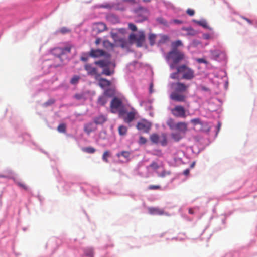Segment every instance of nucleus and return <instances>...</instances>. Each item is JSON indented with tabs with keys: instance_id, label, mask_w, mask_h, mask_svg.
Segmentation results:
<instances>
[{
	"instance_id": "1",
	"label": "nucleus",
	"mask_w": 257,
	"mask_h": 257,
	"mask_svg": "<svg viewBox=\"0 0 257 257\" xmlns=\"http://www.w3.org/2000/svg\"><path fill=\"white\" fill-rule=\"evenodd\" d=\"M184 58L185 55L183 52L175 50H171L166 56V59L167 60L172 61V63L169 65L171 69H174L176 65Z\"/></svg>"
},
{
	"instance_id": "2",
	"label": "nucleus",
	"mask_w": 257,
	"mask_h": 257,
	"mask_svg": "<svg viewBox=\"0 0 257 257\" xmlns=\"http://www.w3.org/2000/svg\"><path fill=\"white\" fill-rule=\"evenodd\" d=\"M176 69L178 70V72L182 74L181 78L183 79L190 80L195 77L194 71L186 65H179Z\"/></svg>"
},
{
	"instance_id": "3",
	"label": "nucleus",
	"mask_w": 257,
	"mask_h": 257,
	"mask_svg": "<svg viewBox=\"0 0 257 257\" xmlns=\"http://www.w3.org/2000/svg\"><path fill=\"white\" fill-rule=\"evenodd\" d=\"M145 40V37L143 32H140L138 36L132 33L129 36V41L131 44H133L135 41L137 47H140L142 46Z\"/></svg>"
},
{
	"instance_id": "4",
	"label": "nucleus",
	"mask_w": 257,
	"mask_h": 257,
	"mask_svg": "<svg viewBox=\"0 0 257 257\" xmlns=\"http://www.w3.org/2000/svg\"><path fill=\"white\" fill-rule=\"evenodd\" d=\"M137 114V111L134 108H132L130 112L127 113H125L124 111H119V115L122 117L124 122L126 123L132 122L135 119Z\"/></svg>"
},
{
	"instance_id": "5",
	"label": "nucleus",
	"mask_w": 257,
	"mask_h": 257,
	"mask_svg": "<svg viewBox=\"0 0 257 257\" xmlns=\"http://www.w3.org/2000/svg\"><path fill=\"white\" fill-rule=\"evenodd\" d=\"M150 140L153 143L157 144L160 143L161 145L164 146L167 144L166 135L162 134L160 136L156 134H153L150 137Z\"/></svg>"
},
{
	"instance_id": "6",
	"label": "nucleus",
	"mask_w": 257,
	"mask_h": 257,
	"mask_svg": "<svg viewBox=\"0 0 257 257\" xmlns=\"http://www.w3.org/2000/svg\"><path fill=\"white\" fill-rule=\"evenodd\" d=\"M151 126V123L145 119H142L140 121L138 122L136 125V128L139 131L144 133H148L150 130Z\"/></svg>"
},
{
	"instance_id": "7",
	"label": "nucleus",
	"mask_w": 257,
	"mask_h": 257,
	"mask_svg": "<svg viewBox=\"0 0 257 257\" xmlns=\"http://www.w3.org/2000/svg\"><path fill=\"white\" fill-rule=\"evenodd\" d=\"M171 113L176 117L185 118L186 117L185 108L181 105H176L171 110Z\"/></svg>"
},
{
	"instance_id": "8",
	"label": "nucleus",
	"mask_w": 257,
	"mask_h": 257,
	"mask_svg": "<svg viewBox=\"0 0 257 257\" xmlns=\"http://www.w3.org/2000/svg\"><path fill=\"white\" fill-rule=\"evenodd\" d=\"M122 106V101L121 99L115 97L113 98L110 103V109L112 113H115L116 111Z\"/></svg>"
},
{
	"instance_id": "9",
	"label": "nucleus",
	"mask_w": 257,
	"mask_h": 257,
	"mask_svg": "<svg viewBox=\"0 0 257 257\" xmlns=\"http://www.w3.org/2000/svg\"><path fill=\"white\" fill-rule=\"evenodd\" d=\"M84 69L87 71L88 75L94 76L95 79H97L101 76V74L97 72V69L90 64H85Z\"/></svg>"
},
{
	"instance_id": "10",
	"label": "nucleus",
	"mask_w": 257,
	"mask_h": 257,
	"mask_svg": "<svg viewBox=\"0 0 257 257\" xmlns=\"http://www.w3.org/2000/svg\"><path fill=\"white\" fill-rule=\"evenodd\" d=\"M104 57L105 59L95 61V64L102 68L109 67L111 64L110 55L108 53Z\"/></svg>"
},
{
	"instance_id": "11",
	"label": "nucleus",
	"mask_w": 257,
	"mask_h": 257,
	"mask_svg": "<svg viewBox=\"0 0 257 257\" xmlns=\"http://www.w3.org/2000/svg\"><path fill=\"white\" fill-rule=\"evenodd\" d=\"M171 87L174 89V92H176L177 93L185 92L188 88L187 85L179 82L172 83Z\"/></svg>"
},
{
	"instance_id": "12",
	"label": "nucleus",
	"mask_w": 257,
	"mask_h": 257,
	"mask_svg": "<svg viewBox=\"0 0 257 257\" xmlns=\"http://www.w3.org/2000/svg\"><path fill=\"white\" fill-rule=\"evenodd\" d=\"M170 98L171 100L176 102H185L186 100V96L184 95L176 92H172Z\"/></svg>"
},
{
	"instance_id": "13",
	"label": "nucleus",
	"mask_w": 257,
	"mask_h": 257,
	"mask_svg": "<svg viewBox=\"0 0 257 257\" xmlns=\"http://www.w3.org/2000/svg\"><path fill=\"white\" fill-rule=\"evenodd\" d=\"M106 30V25L102 22L95 23L93 24V31L96 34L100 33Z\"/></svg>"
},
{
	"instance_id": "14",
	"label": "nucleus",
	"mask_w": 257,
	"mask_h": 257,
	"mask_svg": "<svg viewBox=\"0 0 257 257\" xmlns=\"http://www.w3.org/2000/svg\"><path fill=\"white\" fill-rule=\"evenodd\" d=\"M109 89L105 90L104 92L103 95L99 97L97 100V103L99 105L101 106H104L107 102V97L111 96V95L109 94Z\"/></svg>"
},
{
	"instance_id": "15",
	"label": "nucleus",
	"mask_w": 257,
	"mask_h": 257,
	"mask_svg": "<svg viewBox=\"0 0 257 257\" xmlns=\"http://www.w3.org/2000/svg\"><path fill=\"white\" fill-rule=\"evenodd\" d=\"M108 54L102 50L91 49L89 52V56L93 58H98L106 56Z\"/></svg>"
},
{
	"instance_id": "16",
	"label": "nucleus",
	"mask_w": 257,
	"mask_h": 257,
	"mask_svg": "<svg viewBox=\"0 0 257 257\" xmlns=\"http://www.w3.org/2000/svg\"><path fill=\"white\" fill-rule=\"evenodd\" d=\"M175 130L185 134L187 131V123L185 122H179L176 123Z\"/></svg>"
},
{
	"instance_id": "17",
	"label": "nucleus",
	"mask_w": 257,
	"mask_h": 257,
	"mask_svg": "<svg viewBox=\"0 0 257 257\" xmlns=\"http://www.w3.org/2000/svg\"><path fill=\"white\" fill-rule=\"evenodd\" d=\"M72 48V45H68L64 48H57L55 50L59 53V57H60L61 55L70 53Z\"/></svg>"
},
{
	"instance_id": "18",
	"label": "nucleus",
	"mask_w": 257,
	"mask_h": 257,
	"mask_svg": "<svg viewBox=\"0 0 257 257\" xmlns=\"http://www.w3.org/2000/svg\"><path fill=\"white\" fill-rule=\"evenodd\" d=\"M95 79L98 81L99 86L102 88L108 87L111 85L110 81L105 78H102L100 77Z\"/></svg>"
},
{
	"instance_id": "19",
	"label": "nucleus",
	"mask_w": 257,
	"mask_h": 257,
	"mask_svg": "<svg viewBox=\"0 0 257 257\" xmlns=\"http://www.w3.org/2000/svg\"><path fill=\"white\" fill-rule=\"evenodd\" d=\"M107 116L101 114L95 117L94 118L93 121L96 124L101 125L105 123L107 121Z\"/></svg>"
},
{
	"instance_id": "20",
	"label": "nucleus",
	"mask_w": 257,
	"mask_h": 257,
	"mask_svg": "<svg viewBox=\"0 0 257 257\" xmlns=\"http://www.w3.org/2000/svg\"><path fill=\"white\" fill-rule=\"evenodd\" d=\"M148 211L151 215H162L165 214L164 210L159 208L149 207L148 208Z\"/></svg>"
},
{
	"instance_id": "21",
	"label": "nucleus",
	"mask_w": 257,
	"mask_h": 257,
	"mask_svg": "<svg viewBox=\"0 0 257 257\" xmlns=\"http://www.w3.org/2000/svg\"><path fill=\"white\" fill-rule=\"evenodd\" d=\"M116 44L122 48H127L128 47V43L127 41L123 38L118 39Z\"/></svg>"
},
{
	"instance_id": "22",
	"label": "nucleus",
	"mask_w": 257,
	"mask_h": 257,
	"mask_svg": "<svg viewBox=\"0 0 257 257\" xmlns=\"http://www.w3.org/2000/svg\"><path fill=\"white\" fill-rule=\"evenodd\" d=\"M183 30L187 32L186 35L187 36H193L197 34V31H195L193 28H192L191 27L183 28Z\"/></svg>"
},
{
	"instance_id": "23",
	"label": "nucleus",
	"mask_w": 257,
	"mask_h": 257,
	"mask_svg": "<svg viewBox=\"0 0 257 257\" xmlns=\"http://www.w3.org/2000/svg\"><path fill=\"white\" fill-rule=\"evenodd\" d=\"M182 46L183 43L180 40L172 42L171 43L172 50H179L177 49V47Z\"/></svg>"
},
{
	"instance_id": "24",
	"label": "nucleus",
	"mask_w": 257,
	"mask_h": 257,
	"mask_svg": "<svg viewBox=\"0 0 257 257\" xmlns=\"http://www.w3.org/2000/svg\"><path fill=\"white\" fill-rule=\"evenodd\" d=\"M182 133L180 132L173 133L171 134L172 138L176 141H179L183 138Z\"/></svg>"
},
{
	"instance_id": "25",
	"label": "nucleus",
	"mask_w": 257,
	"mask_h": 257,
	"mask_svg": "<svg viewBox=\"0 0 257 257\" xmlns=\"http://www.w3.org/2000/svg\"><path fill=\"white\" fill-rule=\"evenodd\" d=\"M118 130V133L120 136H125L127 132V128L124 125H120Z\"/></svg>"
},
{
	"instance_id": "26",
	"label": "nucleus",
	"mask_w": 257,
	"mask_h": 257,
	"mask_svg": "<svg viewBox=\"0 0 257 257\" xmlns=\"http://www.w3.org/2000/svg\"><path fill=\"white\" fill-rule=\"evenodd\" d=\"M114 72V70H111L109 69V67H105L103 68L101 75L103 74L106 76H110L113 74Z\"/></svg>"
},
{
	"instance_id": "27",
	"label": "nucleus",
	"mask_w": 257,
	"mask_h": 257,
	"mask_svg": "<svg viewBox=\"0 0 257 257\" xmlns=\"http://www.w3.org/2000/svg\"><path fill=\"white\" fill-rule=\"evenodd\" d=\"M131 155V153L128 151H122L120 153H118L116 154V156L117 157H120V156H123L124 158L127 159L130 157Z\"/></svg>"
},
{
	"instance_id": "28",
	"label": "nucleus",
	"mask_w": 257,
	"mask_h": 257,
	"mask_svg": "<svg viewBox=\"0 0 257 257\" xmlns=\"http://www.w3.org/2000/svg\"><path fill=\"white\" fill-rule=\"evenodd\" d=\"M194 21L198 25L201 26L204 28H209L207 22L205 20H201L200 21L194 20Z\"/></svg>"
},
{
	"instance_id": "29",
	"label": "nucleus",
	"mask_w": 257,
	"mask_h": 257,
	"mask_svg": "<svg viewBox=\"0 0 257 257\" xmlns=\"http://www.w3.org/2000/svg\"><path fill=\"white\" fill-rule=\"evenodd\" d=\"M104 47L107 49H113L114 48V44L111 43L108 40H104L103 42Z\"/></svg>"
},
{
	"instance_id": "30",
	"label": "nucleus",
	"mask_w": 257,
	"mask_h": 257,
	"mask_svg": "<svg viewBox=\"0 0 257 257\" xmlns=\"http://www.w3.org/2000/svg\"><path fill=\"white\" fill-rule=\"evenodd\" d=\"M82 150L84 152L89 153V154H93L96 151L95 149L92 147H88L83 148L82 149Z\"/></svg>"
},
{
	"instance_id": "31",
	"label": "nucleus",
	"mask_w": 257,
	"mask_h": 257,
	"mask_svg": "<svg viewBox=\"0 0 257 257\" xmlns=\"http://www.w3.org/2000/svg\"><path fill=\"white\" fill-rule=\"evenodd\" d=\"M156 38V35L154 34H150L149 36V40L150 42V44L151 46H153L155 43V40Z\"/></svg>"
},
{
	"instance_id": "32",
	"label": "nucleus",
	"mask_w": 257,
	"mask_h": 257,
	"mask_svg": "<svg viewBox=\"0 0 257 257\" xmlns=\"http://www.w3.org/2000/svg\"><path fill=\"white\" fill-rule=\"evenodd\" d=\"M85 254L89 257H94L93 249L92 248H86L84 250Z\"/></svg>"
},
{
	"instance_id": "33",
	"label": "nucleus",
	"mask_w": 257,
	"mask_h": 257,
	"mask_svg": "<svg viewBox=\"0 0 257 257\" xmlns=\"http://www.w3.org/2000/svg\"><path fill=\"white\" fill-rule=\"evenodd\" d=\"M167 124L171 130H174L176 127V124L174 123V120L172 118L169 119L167 122Z\"/></svg>"
},
{
	"instance_id": "34",
	"label": "nucleus",
	"mask_w": 257,
	"mask_h": 257,
	"mask_svg": "<svg viewBox=\"0 0 257 257\" xmlns=\"http://www.w3.org/2000/svg\"><path fill=\"white\" fill-rule=\"evenodd\" d=\"M80 79V77L78 75H74L70 80V83L73 85H75L78 83L79 80Z\"/></svg>"
},
{
	"instance_id": "35",
	"label": "nucleus",
	"mask_w": 257,
	"mask_h": 257,
	"mask_svg": "<svg viewBox=\"0 0 257 257\" xmlns=\"http://www.w3.org/2000/svg\"><path fill=\"white\" fill-rule=\"evenodd\" d=\"M110 155V152L109 151H105L104 153H103V156H102V159L104 161H105V162H108V157Z\"/></svg>"
},
{
	"instance_id": "36",
	"label": "nucleus",
	"mask_w": 257,
	"mask_h": 257,
	"mask_svg": "<svg viewBox=\"0 0 257 257\" xmlns=\"http://www.w3.org/2000/svg\"><path fill=\"white\" fill-rule=\"evenodd\" d=\"M179 74H180V72H178V70H176V72L171 73L170 74V77L172 79L178 80L179 79Z\"/></svg>"
},
{
	"instance_id": "37",
	"label": "nucleus",
	"mask_w": 257,
	"mask_h": 257,
	"mask_svg": "<svg viewBox=\"0 0 257 257\" xmlns=\"http://www.w3.org/2000/svg\"><path fill=\"white\" fill-rule=\"evenodd\" d=\"M57 130L61 133H64L66 131V125L65 124H61L58 125Z\"/></svg>"
},
{
	"instance_id": "38",
	"label": "nucleus",
	"mask_w": 257,
	"mask_h": 257,
	"mask_svg": "<svg viewBox=\"0 0 257 257\" xmlns=\"http://www.w3.org/2000/svg\"><path fill=\"white\" fill-rule=\"evenodd\" d=\"M190 121L194 125L202 124L200 119L198 118L192 119Z\"/></svg>"
},
{
	"instance_id": "39",
	"label": "nucleus",
	"mask_w": 257,
	"mask_h": 257,
	"mask_svg": "<svg viewBox=\"0 0 257 257\" xmlns=\"http://www.w3.org/2000/svg\"><path fill=\"white\" fill-rule=\"evenodd\" d=\"M169 40V37L165 35H163L161 36V39L160 40V43H164L166 42L167 41Z\"/></svg>"
},
{
	"instance_id": "40",
	"label": "nucleus",
	"mask_w": 257,
	"mask_h": 257,
	"mask_svg": "<svg viewBox=\"0 0 257 257\" xmlns=\"http://www.w3.org/2000/svg\"><path fill=\"white\" fill-rule=\"evenodd\" d=\"M161 186L160 185H151L148 187L149 190H158L160 189Z\"/></svg>"
},
{
	"instance_id": "41",
	"label": "nucleus",
	"mask_w": 257,
	"mask_h": 257,
	"mask_svg": "<svg viewBox=\"0 0 257 257\" xmlns=\"http://www.w3.org/2000/svg\"><path fill=\"white\" fill-rule=\"evenodd\" d=\"M55 103V100L53 99H49L48 101L44 103L45 106H48L53 104Z\"/></svg>"
},
{
	"instance_id": "42",
	"label": "nucleus",
	"mask_w": 257,
	"mask_h": 257,
	"mask_svg": "<svg viewBox=\"0 0 257 257\" xmlns=\"http://www.w3.org/2000/svg\"><path fill=\"white\" fill-rule=\"evenodd\" d=\"M147 142V139L143 137V136H140V138H139V143L140 144H145Z\"/></svg>"
},
{
	"instance_id": "43",
	"label": "nucleus",
	"mask_w": 257,
	"mask_h": 257,
	"mask_svg": "<svg viewBox=\"0 0 257 257\" xmlns=\"http://www.w3.org/2000/svg\"><path fill=\"white\" fill-rule=\"evenodd\" d=\"M116 8L118 10H120L121 11H123L125 9V8L122 6L121 4L120 3H118L115 4Z\"/></svg>"
},
{
	"instance_id": "44",
	"label": "nucleus",
	"mask_w": 257,
	"mask_h": 257,
	"mask_svg": "<svg viewBox=\"0 0 257 257\" xmlns=\"http://www.w3.org/2000/svg\"><path fill=\"white\" fill-rule=\"evenodd\" d=\"M128 28L133 31H136L137 30V27L135 25L132 23L128 24Z\"/></svg>"
},
{
	"instance_id": "45",
	"label": "nucleus",
	"mask_w": 257,
	"mask_h": 257,
	"mask_svg": "<svg viewBox=\"0 0 257 257\" xmlns=\"http://www.w3.org/2000/svg\"><path fill=\"white\" fill-rule=\"evenodd\" d=\"M186 13L188 15H189L190 16H192L194 15L195 11H194V10H193L192 9H187Z\"/></svg>"
},
{
	"instance_id": "46",
	"label": "nucleus",
	"mask_w": 257,
	"mask_h": 257,
	"mask_svg": "<svg viewBox=\"0 0 257 257\" xmlns=\"http://www.w3.org/2000/svg\"><path fill=\"white\" fill-rule=\"evenodd\" d=\"M17 185H18L19 187H21V188H23V189H25V190H28V187H27V186H26L25 184H23V183H21V182H17Z\"/></svg>"
},
{
	"instance_id": "47",
	"label": "nucleus",
	"mask_w": 257,
	"mask_h": 257,
	"mask_svg": "<svg viewBox=\"0 0 257 257\" xmlns=\"http://www.w3.org/2000/svg\"><path fill=\"white\" fill-rule=\"evenodd\" d=\"M80 60L84 62L87 61L88 60V57L86 54H84L81 57Z\"/></svg>"
},
{
	"instance_id": "48",
	"label": "nucleus",
	"mask_w": 257,
	"mask_h": 257,
	"mask_svg": "<svg viewBox=\"0 0 257 257\" xmlns=\"http://www.w3.org/2000/svg\"><path fill=\"white\" fill-rule=\"evenodd\" d=\"M196 61L198 62L199 63H205V64H207V61L205 60L203 58H197L196 59Z\"/></svg>"
},
{
	"instance_id": "49",
	"label": "nucleus",
	"mask_w": 257,
	"mask_h": 257,
	"mask_svg": "<svg viewBox=\"0 0 257 257\" xmlns=\"http://www.w3.org/2000/svg\"><path fill=\"white\" fill-rule=\"evenodd\" d=\"M84 131L85 132H86L88 134H89L92 131V130L89 128V125H86L85 126Z\"/></svg>"
},
{
	"instance_id": "50",
	"label": "nucleus",
	"mask_w": 257,
	"mask_h": 257,
	"mask_svg": "<svg viewBox=\"0 0 257 257\" xmlns=\"http://www.w3.org/2000/svg\"><path fill=\"white\" fill-rule=\"evenodd\" d=\"M200 88L201 90L204 91H209V89L204 86L201 85L200 86Z\"/></svg>"
},
{
	"instance_id": "51",
	"label": "nucleus",
	"mask_w": 257,
	"mask_h": 257,
	"mask_svg": "<svg viewBox=\"0 0 257 257\" xmlns=\"http://www.w3.org/2000/svg\"><path fill=\"white\" fill-rule=\"evenodd\" d=\"M60 31L62 33H65L69 32V30L67 28L63 27L61 29Z\"/></svg>"
},
{
	"instance_id": "52",
	"label": "nucleus",
	"mask_w": 257,
	"mask_h": 257,
	"mask_svg": "<svg viewBox=\"0 0 257 257\" xmlns=\"http://www.w3.org/2000/svg\"><path fill=\"white\" fill-rule=\"evenodd\" d=\"M190 170L189 169H186L183 171V174L184 175L187 176L189 174Z\"/></svg>"
},
{
	"instance_id": "53",
	"label": "nucleus",
	"mask_w": 257,
	"mask_h": 257,
	"mask_svg": "<svg viewBox=\"0 0 257 257\" xmlns=\"http://www.w3.org/2000/svg\"><path fill=\"white\" fill-rule=\"evenodd\" d=\"M111 37L114 40L115 42L116 43L117 42V40L116 39L117 34L116 33H111Z\"/></svg>"
},
{
	"instance_id": "54",
	"label": "nucleus",
	"mask_w": 257,
	"mask_h": 257,
	"mask_svg": "<svg viewBox=\"0 0 257 257\" xmlns=\"http://www.w3.org/2000/svg\"><path fill=\"white\" fill-rule=\"evenodd\" d=\"M241 18H242L243 19H244V20H245V21H247V22L249 24H252V21H251L250 19H248V18H245V17H242Z\"/></svg>"
},
{
	"instance_id": "55",
	"label": "nucleus",
	"mask_w": 257,
	"mask_h": 257,
	"mask_svg": "<svg viewBox=\"0 0 257 257\" xmlns=\"http://www.w3.org/2000/svg\"><path fill=\"white\" fill-rule=\"evenodd\" d=\"M173 22L175 24H180L182 23V22L180 20L174 19L173 20Z\"/></svg>"
},
{
	"instance_id": "56",
	"label": "nucleus",
	"mask_w": 257,
	"mask_h": 257,
	"mask_svg": "<svg viewBox=\"0 0 257 257\" xmlns=\"http://www.w3.org/2000/svg\"><path fill=\"white\" fill-rule=\"evenodd\" d=\"M150 166L152 167H154V168H157L158 167V165H157V163H155V162H153L150 165Z\"/></svg>"
},
{
	"instance_id": "57",
	"label": "nucleus",
	"mask_w": 257,
	"mask_h": 257,
	"mask_svg": "<svg viewBox=\"0 0 257 257\" xmlns=\"http://www.w3.org/2000/svg\"><path fill=\"white\" fill-rule=\"evenodd\" d=\"M101 40V38H97L96 40H95V44L96 45H98L100 43Z\"/></svg>"
},
{
	"instance_id": "58",
	"label": "nucleus",
	"mask_w": 257,
	"mask_h": 257,
	"mask_svg": "<svg viewBox=\"0 0 257 257\" xmlns=\"http://www.w3.org/2000/svg\"><path fill=\"white\" fill-rule=\"evenodd\" d=\"M188 211H189V214H194V211L192 208H189Z\"/></svg>"
},
{
	"instance_id": "59",
	"label": "nucleus",
	"mask_w": 257,
	"mask_h": 257,
	"mask_svg": "<svg viewBox=\"0 0 257 257\" xmlns=\"http://www.w3.org/2000/svg\"><path fill=\"white\" fill-rule=\"evenodd\" d=\"M160 22L164 24H167V22L166 21L163 20L162 19H161Z\"/></svg>"
},
{
	"instance_id": "60",
	"label": "nucleus",
	"mask_w": 257,
	"mask_h": 257,
	"mask_svg": "<svg viewBox=\"0 0 257 257\" xmlns=\"http://www.w3.org/2000/svg\"><path fill=\"white\" fill-rule=\"evenodd\" d=\"M166 173L165 172L162 173L161 176L164 177Z\"/></svg>"
},
{
	"instance_id": "61",
	"label": "nucleus",
	"mask_w": 257,
	"mask_h": 257,
	"mask_svg": "<svg viewBox=\"0 0 257 257\" xmlns=\"http://www.w3.org/2000/svg\"><path fill=\"white\" fill-rule=\"evenodd\" d=\"M6 176L5 175H0V178H6Z\"/></svg>"
},
{
	"instance_id": "62",
	"label": "nucleus",
	"mask_w": 257,
	"mask_h": 257,
	"mask_svg": "<svg viewBox=\"0 0 257 257\" xmlns=\"http://www.w3.org/2000/svg\"><path fill=\"white\" fill-rule=\"evenodd\" d=\"M134 0H122L123 2H132Z\"/></svg>"
},
{
	"instance_id": "63",
	"label": "nucleus",
	"mask_w": 257,
	"mask_h": 257,
	"mask_svg": "<svg viewBox=\"0 0 257 257\" xmlns=\"http://www.w3.org/2000/svg\"><path fill=\"white\" fill-rule=\"evenodd\" d=\"M143 1L144 2H150L151 0H143Z\"/></svg>"
},
{
	"instance_id": "64",
	"label": "nucleus",
	"mask_w": 257,
	"mask_h": 257,
	"mask_svg": "<svg viewBox=\"0 0 257 257\" xmlns=\"http://www.w3.org/2000/svg\"><path fill=\"white\" fill-rule=\"evenodd\" d=\"M139 9L140 10H143V9H144L143 7H139Z\"/></svg>"
}]
</instances>
